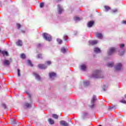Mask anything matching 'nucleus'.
I'll return each instance as SVG.
<instances>
[{"instance_id": "72a5a7b5", "label": "nucleus", "mask_w": 126, "mask_h": 126, "mask_svg": "<svg viewBox=\"0 0 126 126\" xmlns=\"http://www.w3.org/2000/svg\"><path fill=\"white\" fill-rule=\"evenodd\" d=\"M44 2H41V3H40V7L41 8L44 7Z\"/></svg>"}, {"instance_id": "a18cd8bd", "label": "nucleus", "mask_w": 126, "mask_h": 126, "mask_svg": "<svg viewBox=\"0 0 126 126\" xmlns=\"http://www.w3.org/2000/svg\"><path fill=\"white\" fill-rule=\"evenodd\" d=\"M28 97L31 99V94H28Z\"/></svg>"}, {"instance_id": "2f4dec72", "label": "nucleus", "mask_w": 126, "mask_h": 126, "mask_svg": "<svg viewBox=\"0 0 126 126\" xmlns=\"http://www.w3.org/2000/svg\"><path fill=\"white\" fill-rule=\"evenodd\" d=\"M106 88H107V87L106 85H104L103 87H102V89L103 91H106Z\"/></svg>"}, {"instance_id": "ddd939ff", "label": "nucleus", "mask_w": 126, "mask_h": 126, "mask_svg": "<svg viewBox=\"0 0 126 126\" xmlns=\"http://www.w3.org/2000/svg\"><path fill=\"white\" fill-rule=\"evenodd\" d=\"M89 43L90 44V45H96V44H97V43H98V41L97 40H90L89 41Z\"/></svg>"}, {"instance_id": "603ef678", "label": "nucleus", "mask_w": 126, "mask_h": 126, "mask_svg": "<svg viewBox=\"0 0 126 126\" xmlns=\"http://www.w3.org/2000/svg\"><path fill=\"white\" fill-rule=\"evenodd\" d=\"M102 126V125H99V126Z\"/></svg>"}, {"instance_id": "c756f323", "label": "nucleus", "mask_w": 126, "mask_h": 126, "mask_svg": "<svg viewBox=\"0 0 126 126\" xmlns=\"http://www.w3.org/2000/svg\"><path fill=\"white\" fill-rule=\"evenodd\" d=\"M28 64L30 66H33V64H32V63H31V61L28 60Z\"/></svg>"}, {"instance_id": "09e8293b", "label": "nucleus", "mask_w": 126, "mask_h": 126, "mask_svg": "<svg viewBox=\"0 0 126 126\" xmlns=\"http://www.w3.org/2000/svg\"><path fill=\"white\" fill-rule=\"evenodd\" d=\"M62 0H58L57 2H59V1H62Z\"/></svg>"}, {"instance_id": "4be33fe9", "label": "nucleus", "mask_w": 126, "mask_h": 126, "mask_svg": "<svg viewBox=\"0 0 126 126\" xmlns=\"http://www.w3.org/2000/svg\"><path fill=\"white\" fill-rule=\"evenodd\" d=\"M89 115V114L88 112H84L83 115V119H85V118H86V117H88Z\"/></svg>"}, {"instance_id": "ea45409f", "label": "nucleus", "mask_w": 126, "mask_h": 126, "mask_svg": "<svg viewBox=\"0 0 126 126\" xmlns=\"http://www.w3.org/2000/svg\"><path fill=\"white\" fill-rule=\"evenodd\" d=\"M2 106L3 107V108H4V109H6V105H5V104L2 103Z\"/></svg>"}, {"instance_id": "2eb2a0df", "label": "nucleus", "mask_w": 126, "mask_h": 126, "mask_svg": "<svg viewBox=\"0 0 126 126\" xmlns=\"http://www.w3.org/2000/svg\"><path fill=\"white\" fill-rule=\"evenodd\" d=\"M94 25V21H91L88 23V27L91 28Z\"/></svg>"}, {"instance_id": "c9c22d12", "label": "nucleus", "mask_w": 126, "mask_h": 126, "mask_svg": "<svg viewBox=\"0 0 126 126\" xmlns=\"http://www.w3.org/2000/svg\"><path fill=\"white\" fill-rule=\"evenodd\" d=\"M25 57H26L25 54H21V58L22 59H25Z\"/></svg>"}, {"instance_id": "4468645a", "label": "nucleus", "mask_w": 126, "mask_h": 126, "mask_svg": "<svg viewBox=\"0 0 126 126\" xmlns=\"http://www.w3.org/2000/svg\"><path fill=\"white\" fill-rule=\"evenodd\" d=\"M86 65L82 64L80 66V68L82 71H85V70H86Z\"/></svg>"}, {"instance_id": "412c9836", "label": "nucleus", "mask_w": 126, "mask_h": 126, "mask_svg": "<svg viewBox=\"0 0 126 126\" xmlns=\"http://www.w3.org/2000/svg\"><path fill=\"white\" fill-rule=\"evenodd\" d=\"M16 44L17 46H19L20 47H21L22 46V41L19 40L17 42Z\"/></svg>"}, {"instance_id": "a211bd4d", "label": "nucleus", "mask_w": 126, "mask_h": 126, "mask_svg": "<svg viewBox=\"0 0 126 126\" xmlns=\"http://www.w3.org/2000/svg\"><path fill=\"white\" fill-rule=\"evenodd\" d=\"M96 36L99 39H102V38H103V35H102V33H97Z\"/></svg>"}, {"instance_id": "393cba45", "label": "nucleus", "mask_w": 126, "mask_h": 126, "mask_svg": "<svg viewBox=\"0 0 126 126\" xmlns=\"http://www.w3.org/2000/svg\"><path fill=\"white\" fill-rule=\"evenodd\" d=\"M1 54L3 56H8V52L7 51H1Z\"/></svg>"}, {"instance_id": "6ab92c4d", "label": "nucleus", "mask_w": 126, "mask_h": 126, "mask_svg": "<svg viewBox=\"0 0 126 126\" xmlns=\"http://www.w3.org/2000/svg\"><path fill=\"white\" fill-rule=\"evenodd\" d=\"M89 84H90V82H89V81H86L84 82V86H85V87H86V86H88Z\"/></svg>"}, {"instance_id": "423d86ee", "label": "nucleus", "mask_w": 126, "mask_h": 126, "mask_svg": "<svg viewBox=\"0 0 126 126\" xmlns=\"http://www.w3.org/2000/svg\"><path fill=\"white\" fill-rule=\"evenodd\" d=\"M57 10L59 14H62V12H63V6L59 4L58 5Z\"/></svg>"}, {"instance_id": "79ce46f5", "label": "nucleus", "mask_w": 126, "mask_h": 126, "mask_svg": "<svg viewBox=\"0 0 126 126\" xmlns=\"http://www.w3.org/2000/svg\"><path fill=\"white\" fill-rule=\"evenodd\" d=\"M46 63H47V64H48V65H50V64H51V63H52V62H51V61H47V62H46Z\"/></svg>"}, {"instance_id": "f8f14e48", "label": "nucleus", "mask_w": 126, "mask_h": 126, "mask_svg": "<svg viewBox=\"0 0 126 126\" xmlns=\"http://www.w3.org/2000/svg\"><path fill=\"white\" fill-rule=\"evenodd\" d=\"M38 66L39 68H40V69H46L47 68V65L44 64H39L38 65Z\"/></svg>"}, {"instance_id": "dca6fc26", "label": "nucleus", "mask_w": 126, "mask_h": 126, "mask_svg": "<svg viewBox=\"0 0 126 126\" xmlns=\"http://www.w3.org/2000/svg\"><path fill=\"white\" fill-rule=\"evenodd\" d=\"M94 52L95 53V54H99V53H101V50L98 47H95L94 48Z\"/></svg>"}, {"instance_id": "473e14b6", "label": "nucleus", "mask_w": 126, "mask_h": 126, "mask_svg": "<svg viewBox=\"0 0 126 126\" xmlns=\"http://www.w3.org/2000/svg\"><path fill=\"white\" fill-rule=\"evenodd\" d=\"M37 59H43V57L42 56V54H38L37 55Z\"/></svg>"}, {"instance_id": "aec40b11", "label": "nucleus", "mask_w": 126, "mask_h": 126, "mask_svg": "<svg viewBox=\"0 0 126 126\" xmlns=\"http://www.w3.org/2000/svg\"><path fill=\"white\" fill-rule=\"evenodd\" d=\"M107 65L108 66V67H113V66H114V63H107Z\"/></svg>"}, {"instance_id": "bb28decb", "label": "nucleus", "mask_w": 126, "mask_h": 126, "mask_svg": "<svg viewBox=\"0 0 126 126\" xmlns=\"http://www.w3.org/2000/svg\"><path fill=\"white\" fill-rule=\"evenodd\" d=\"M104 8L105 9V11L107 12L111 9V8L108 6H104Z\"/></svg>"}, {"instance_id": "f03ea898", "label": "nucleus", "mask_w": 126, "mask_h": 126, "mask_svg": "<svg viewBox=\"0 0 126 126\" xmlns=\"http://www.w3.org/2000/svg\"><path fill=\"white\" fill-rule=\"evenodd\" d=\"M42 36L44 39L46 40V41H48V42H51V41H52V36L51 35L47 33H44L42 34Z\"/></svg>"}, {"instance_id": "49530a36", "label": "nucleus", "mask_w": 126, "mask_h": 126, "mask_svg": "<svg viewBox=\"0 0 126 126\" xmlns=\"http://www.w3.org/2000/svg\"><path fill=\"white\" fill-rule=\"evenodd\" d=\"M113 108H114V107H109L108 110H112V109H113Z\"/></svg>"}, {"instance_id": "9d476101", "label": "nucleus", "mask_w": 126, "mask_h": 126, "mask_svg": "<svg viewBox=\"0 0 126 126\" xmlns=\"http://www.w3.org/2000/svg\"><path fill=\"white\" fill-rule=\"evenodd\" d=\"M49 75L50 79H51V80H53V79H54V78L56 77L57 74H56V73L55 72H51L49 73Z\"/></svg>"}, {"instance_id": "5701e85b", "label": "nucleus", "mask_w": 126, "mask_h": 126, "mask_svg": "<svg viewBox=\"0 0 126 126\" xmlns=\"http://www.w3.org/2000/svg\"><path fill=\"white\" fill-rule=\"evenodd\" d=\"M73 19L75 21H80V20H81V19L80 18L76 16L74 17Z\"/></svg>"}, {"instance_id": "a878e982", "label": "nucleus", "mask_w": 126, "mask_h": 126, "mask_svg": "<svg viewBox=\"0 0 126 126\" xmlns=\"http://www.w3.org/2000/svg\"><path fill=\"white\" fill-rule=\"evenodd\" d=\"M61 52H62V53H63V54H65V53L66 52V50L65 49V48L64 47H62L61 48Z\"/></svg>"}, {"instance_id": "e433bc0d", "label": "nucleus", "mask_w": 126, "mask_h": 126, "mask_svg": "<svg viewBox=\"0 0 126 126\" xmlns=\"http://www.w3.org/2000/svg\"><path fill=\"white\" fill-rule=\"evenodd\" d=\"M17 72H18V76H20V69H18L17 70Z\"/></svg>"}, {"instance_id": "3c124183", "label": "nucleus", "mask_w": 126, "mask_h": 126, "mask_svg": "<svg viewBox=\"0 0 126 126\" xmlns=\"http://www.w3.org/2000/svg\"><path fill=\"white\" fill-rule=\"evenodd\" d=\"M0 53H1V50H0Z\"/></svg>"}, {"instance_id": "6e6552de", "label": "nucleus", "mask_w": 126, "mask_h": 126, "mask_svg": "<svg viewBox=\"0 0 126 126\" xmlns=\"http://www.w3.org/2000/svg\"><path fill=\"white\" fill-rule=\"evenodd\" d=\"M10 124H11V125H12V126H19L18 121H17L15 119H12L11 120H10Z\"/></svg>"}, {"instance_id": "20e7f679", "label": "nucleus", "mask_w": 126, "mask_h": 126, "mask_svg": "<svg viewBox=\"0 0 126 126\" xmlns=\"http://www.w3.org/2000/svg\"><path fill=\"white\" fill-rule=\"evenodd\" d=\"M115 52H116V48L114 47H111L108 50L107 54L108 56H112V55H113Z\"/></svg>"}, {"instance_id": "1a4fd4ad", "label": "nucleus", "mask_w": 126, "mask_h": 126, "mask_svg": "<svg viewBox=\"0 0 126 126\" xmlns=\"http://www.w3.org/2000/svg\"><path fill=\"white\" fill-rule=\"evenodd\" d=\"M33 75L34 76V77H35V79H36V80H38V81H40V80H41V77L36 72H33Z\"/></svg>"}, {"instance_id": "c85d7f7f", "label": "nucleus", "mask_w": 126, "mask_h": 126, "mask_svg": "<svg viewBox=\"0 0 126 126\" xmlns=\"http://www.w3.org/2000/svg\"><path fill=\"white\" fill-rule=\"evenodd\" d=\"M57 41L58 42V44H60V45L62 44V43H63V40L60 38H57Z\"/></svg>"}, {"instance_id": "cd10ccee", "label": "nucleus", "mask_w": 126, "mask_h": 126, "mask_svg": "<svg viewBox=\"0 0 126 126\" xmlns=\"http://www.w3.org/2000/svg\"><path fill=\"white\" fill-rule=\"evenodd\" d=\"M63 38L64 41H67V40H68V36L66 35H64Z\"/></svg>"}, {"instance_id": "9b49d317", "label": "nucleus", "mask_w": 126, "mask_h": 126, "mask_svg": "<svg viewBox=\"0 0 126 126\" xmlns=\"http://www.w3.org/2000/svg\"><path fill=\"white\" fill-rule=\"evenodd\" d=\"M60 124L61 126H69V124H68V123H67L66 121H63V120L60 121Z\"/></svg>"}, {"instance_id": "de8ad7c7", "label": "nucleus", "mask_w": 126, "mask_h": 126, "mask_svg": "<svg viewBox=\"0 0 126 126\" xmlns=\"http://www.w3.org/2000/svg\"><path fill=\"white\" fill-rule=\"evenodd\" d=\"M37 47H41V44H38V45H37Z\"/></svg>"}, {"instance_id": "0eeeda50", "label": "nucleus", "mask_w": 126, "mask_h": 126, "mask_svg": "<svg viewBox=\"0 0 126 126\" xmlns=\"http://www.w3.org/2000/svg\"><path fill=\"white\" fill-rule=\"evenodd\" d=\"M10 63H11V61L7 60L6 59H4V60H3L2 63L4 66H8V65L10 64Z\"/></svg>"}, {"instance_id": "7c9ffc66", "label": "nucleus", "mask_w": 126, "mask_h": 126, "mask_svg": "<svg viewBox=\"0 0 126 126\" xmlns=\"http://www.w3.org/2000/svg\"><path fill=\"white\" fill-rule=\"evenodd\" d=\"M52 118H54V119H57L59 118V116L57 114H53L52 115Z\"/></svg>"}, {"instance_id": "f704fd0d", "label": "nucleus", "mask_w": 126, "mask_h": 126, "mask_svg": "<svg viewBox=\"0 0 126 126\" xmlns=\"http://www.w3.org/2000/svg\"><path fill=\"white\" fill-rule=\"evenodd\" d=\"M121 103H123V104H126V101L125 99H122L120 100Z\"/></svg>"}, {"instance_id": "37998d69", "label": "nucleus", "mask_w": 126, "mask_h": 126, "mask_svg": "<svg viewBox=\"0 0 126 126\" xmlns=\"http://www.w3.org/2000/svg\"><path fill=\"white\" fill-rule=\"evenodd\" d=\"M124 54H125V51H122L120 53V56H123V55H124Z\"/></svg>"}, {"instance_id": "f3484780", "label": "nucleus", "mask_w": 126, "mask_h": 126, "mask_svg": "<svg viewBox=\"0 0 126 126\" xmlns=\"http://www.w3.org/2000/svg\"><path fill=\"white\" fill-rule=\"evenodd\" d=\"M48 121L50 125H54V124H55V121H54V120L51 118L48 119Z\"/></svg>"}, {"instance_id": "4c0bfd02", "label": "nucleus", "mask_w": 126, "mask_h": 126, "mask_svg": "<svg viewBox=\"0 0 126 126\" xmlns=\"http://www.w3.org/2000/svg\"><path fill=\"white\" fill-rule=\"evenodd\" d=\"M112 12L113 13H116V12H118V9H115L114 10H112Z\"/></svg>"}, {"instance_id": "f257e3e1", "label": "nucleus", "mask_w": 126, "mask_h": 126, "mask_svg": "<svg viewBox=\"0 0 126 126\" xmlns=\"http://www.w3.org/2000/svg\"><path fill=\"white\" fill-rule=\"evenodd\" d=\"M91 77L93 78H102L103 76H102L101 72L100 70H96L93 72Z\"/></svg>"}, {"instance_id": "39448f33", "label": "nucleus", "mask_w": 126, "mask_h": 126, "mask_svg": "<svg viewBox=\"0 0 126 126\" xmlns=\"http://www.w3.org/2000/svg\"><path fill=\"white\" fill-rule=\"evenodd\" d=\"M123 68V64L121 63H117L115 66V69L117 70L118 71H120V70H122Z\"/></svg>"}, {"instance_id": "7ed1b4c3", "label": "nucleus", "mask_w": 126, "mask_h": 126, "mask_svg": "<svg viewBox=\"0 0 126 126\" xmlns=\"http://www.w3.org/2000/svg\"><path fill=\"white\" fill-rule=\"evenodd\" d=\"M97 98H96L95 95H94L91 100V105H90V108L92 109H94V108H95V102Z\"/></svg>"}, {"instance_id": "58836bf2", "label": "nucleus", "mask_w": 126, "mask_h": 126, "mask_svg": "<svg viewBox=\"0 0 126 126\" xmlns=\"http://www.w3.org/2000/svg\"><path fill=\"white\" fill-rule=\"evenodd\" d=\"M120 47L121 49H123V48H124V47H125V44H120Z\"/></svg>"}, {"instance_id": "8fccbe9b", "label": "nucleus", "mask_w": 126, "mask_h": 126, "mask_svg": "<svg viewBox=\"0 0 126 126\" xmlns=\"http://www.w3.org/2000/svg\"><path fill=\"white\" fill-rule=\"evenodd\" d=\"M75 35H76V34H77V32H75Z\"/></svg>"}, {"instance_id": "c03bdc74", "label": "nucleus", "mask_w": 126, "mask_h": 126, "mask_svg": "<svg viewBox=\"0 0 126 126\" xmlns=\"http://www.w3.org/2000/svg\"><path fill=\"white\" fill-rule=\"evenodd\" d=\"M122 24H125V25H126V20H125V21H122Z\"/></svg>"}, {"instance_id": "b1692460", "label": "nucleus", "mask_w": 126, "mask_h": 126, "mask_svg": "<svg viewBox=\"0 0 126 126\" xmlns=\"http://www.w3.org/2000/svg\"><path fill=\"white\" fill-rule=\"evenodd\" d=\"M24 107H26L27 108H31V104L28 103H25L24 104Z\"/></svg>"}, {"instance_id": "a19ab883", "label": "nucleus", "mask_w": 126, "mask_h": 126, "mask_svg": "<svg viewBox=\"0 0 126 126\" xmlns=\"http://www.w3.org/2000/svg\"><path fill=\"white\" fill-rule=\"evenodd\" d=\"M17 26L18 27V29H20V27H21V25L20 24H17Z\"/></svg>"}]
</instances>
